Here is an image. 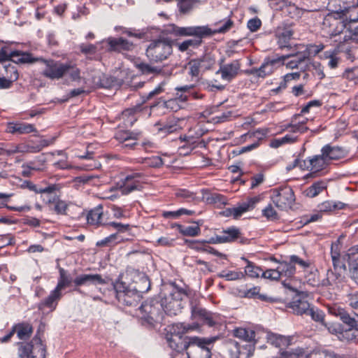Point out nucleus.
<instances>
[{
	"mask_svg": "<svg viewBox=\"0 0 358 358\" xmlns=\"http://www.w3.org/2000/svg\"><path fill=\"white\" fill-rule=\"evenodd\" d=\"M329 333L336 335L338 338L340 340V336L343 332V326L338 322L330 323L328 325H326Z\"/></svg>",
	"mask_w": 358,
	"mask_h": 358,
	"instance_id": "nucleus-64",
	"label": "nucleus"
},
{
	"mask_svg": "<svg viewBox=\"0 0 358 358\" xmlns=\"http://www.w3.org/2000/svg\"><path fill=\"white\" fill-rule=\"evenodd\" d=\"M141 163L145 164L150 167L158 168L163 165L162 159L159 156H152L151 157L143 159Z\"/></svg>",
	"mask_w": 358,
	"mask_h": 358,
	"instance_id": "nucleus-58",
	"label": "nucleus"
},
{
	"mask_svg": "<svg viewBox=\"0 0 358 358\" xmlns=\"http://www.w3.org/2000/svg\"><path fill=\"white\" fill-rule=\"evenodd\" d=\"M240 69L239 61L234 60L231 63L221 65L216 74L220 75L224 81L229 83L238 75Z\"/></svg>",
	"mask_w": 358,
	"mask_h": 358,
	"instance_id": "nucleus-16",
	"label": "nucleus"
},
{
	"mask_svg": "<svg viewBox=\"0 0 358 358\" xmlns=\"http://www.w3.org/2000/svg\"><path fill=\"white\" fill-rule=\"evenodd\" d=\"M328 164V162L323 157L322 153L309 159V166H310L311 173L308 174L306 178L313 177L317 173L324 169Z\"/></svg>",
	"mask_w": 358,
	"mask_h": 358,
	"instance_id": "nucleus-23",
	"label": "nucleus"
},
{
	"mask_svg": "<svg viewBox=\"0 0 358 358\" xmlns=\"http://www.w3.org/2000/svg\"><path fill=\"white\" fill-rule=\"evenodd\" d=\"M7 131L11 134H29L35 131L33 124L20 122H10L6 129Z\"/></svg>",
	"mask_w": 358,
	"mask_h": 358,
	"instance_id": "nucleus-26",
	"label": "nucleus"
},
{
	"mask_svg": "<svg viewBox=\"0 0 358 358\" xmlns=\"http://www.w3.org/2000/svg\"><path fill=\"white\" fill-rule=\"evenodd\" d=\"M292 308L297 315H307L311 307L306 301L298 300L292 303Z\"/></svg>",
	"mask_w": 358,
	"mask_h": 358,
	"instance_id": "nucleus-38",
	"label": "nucleus"
},
{
	"mask_svg": "<svg viewBox=\"0 0 358 358\" xmlns=\"http://www.w3.org/2000/svg\"><path fill=\"white\" fill-rule=\"evenodd\" d=\"M280 278L282 277L291 278L292 277L296 271L294 265L289 260V262H279V265L277 267Z\"/></svg>",
	"mask_w": 358,
	"mask_h": 358,
	"instance_id": "nucleus-30",
	"label": "nucleus"
},
{
	"mask_svg": "<svg viewBox=\"0 0 358 358\" xmlns=\"http://www.w3.org/2000/svg\"><path fill=\"white\" fill-rule=\"evenodd\" d=\"M142 176L143 174L138 172L127 175L120 186L122 194H128L135 190H139L142 187L140 182Z\"/></svg>",
	"mask_w": 358,
	"mask_h": 358,
	"instance_id": "nucleus-15",
	"label": "nucleus"
},
{
	"mask_svg": "<svg viewBox=\"0 0 358 358\" xmlns=\"http://www.w3.org/2000/svg\"><path fill=\"white\" fill-rule=\"evenodd\" d=\"M171 41L165 38H160L150 42L146 49V56L154 62H162L172 54Z\"/></svg>",
	"mask_w": 358,
	"mask_h": 358,
	"instance_id": "nucleus-4",
	"label": "nucleus"
},
{
	"mask_svg": "<svg viewBox=\"0 0 358 358\" xmlns=\"http://www.w3.org/2000/svg\"><path fill=\"white\" fill-rule=\"evenodd\" d=\"M345 204L341 201H326L319 205L320 212L306 215L301 221L303 224H309L310 222H317L322 217L321 213L334 212L337 210L343 209Z\"/></svg>",
	"mask_w": 358,
	"mask_h": 358,
	"instance_id": "nucleus-12",
	"label": "nucleus"
},
{
	"mask_svg": "<svg viewBox=\"0 0 358 358\" xmlns=\"http://www.w3.org/2000/svg\"><path fill=\"white\" fill-rule=\"evenodd\" d=\"M240 234L237 228L229 227L227 229L224 230L222 234L212 237L209 242L212 243L232 242L239 238Z\"/></svg>",
	"mask_w": 358,
	"mask_h": 358,
	"instance_id": "nucleus-21",
	"label": "nucleus"
},
{
	"mask_svg": "<svg viewBox=\"0 0 358 358\" xmlns=\"http://www.w3.org/2000/svg\"><path fill=\"white\" fill-rule=\"evenodd\" d=\"M192 317L194 320L203 321L209 327L214 326L217 322L218 315L208 312L206 309L196 306L192 308Z\"/></svg>",
	"mask_w": 358,
	"mask_h": 358,
	"instance_id": "nucleus-17",
	"label": "nucleus"
},
{
	"mask_svg": "<svg viewBox=\"0 0 358 358\" xmlns=\"http://www.w3.org/2000/svg\"><path fill=\"white\" fill-rule=\"evenodd\" d=\"M271 343L275 347L282 348L287 345V341L285 336L273 334L268 338Z\"/></svg>",
	"mask_w": 358,
	"mask_h": 358,
	"instance_id": "nucleus-60",
	"label": "nucleus"
},
{
	"mask_svg": "<svg viewBox=\"0 0 358 358\" xmlns=\"http://www.w3.org/2000/svg\"><path fill=\"white\" fill-rule=\"evenodd\" d=\"M358 340V328H348L343 329V332L340 336V341L352 342Z\"/></svg>",
	"mask_w": 358,
	"mask_h": 358,
	"instance_id": "nucleus-44",
	"label": "nucleus"
},
{
	"mask_svg": "<svg viewBox=\"0 0 358 358\" xmlns=\"http://www.w3.org/2000/svg\"><path fill=\"white\" fill-rule=\"evenodd\" d=\"M180 129L181 127L179 125L178 122L176 120L168 122L162 127L158 128V131L164 135L177 132Z\"/></svg>",
	"mask_w": 358,
	"mask_h": 358,
	"instance_id": "nucleus-45",
	"label": "nucleus"
},
{
	"mask_svg": "<svg viewBox=\"0 0 358 358\" xmlns=\"http://www.w3.org/2000/svg\"><path fill=\"white\" fill-rule=\"evenodd\" d=\"M40 61L45 65L43 75L52 80L62 78L71 68L70 64H63L52 59L45 60L41 58Z\"/></svg>",
	"mask_w": 358,
	"mask_h": 358,
	"instance_id": "nucleus-7",
	"label": "nucleus"
},
{
	"mask_svg": "<svg viewBox=\"0 0 358 358\" xmlns=\"http://www.w3.org/2000/svg\"><path fill=\"white\" fill-rule=\"evenodd\" d=\"M62 294L57 289H55L51 292L50 294L47 299L41 303V306L55 309L57 305V301L61 298Z\"/></svg>",
	"mask_w": 358,
	"mask_h": 358,
	"instance_id": "nucleus-39",
	"label": "nucleus"
},
{
	"mask_svg": "<svg viewBox=\"0 0 358 358\" xmlns=\"http://www.w3.org/2000/svg\"><path fill=\"white\" fill-rule=\"evenodd\" d=\"M176 227L183 236H196L200 232L199 225H195L194 227L189 225H176Z\"/></svg>",
	"mask_w": 358,
	"mask_h": 358,
	"instance_id": "nucleus-46",
	"label": "nucleus"
},
{
	"mask_svg": "<svg viewBox=\"0 0 358 358\" xmlns=\"http://www.w3.org/2000/svg\"><path fill=\"white\" fill-rule=\"evenodd\" d=\"M166 338L171 348L178 352L187 350L188 343L184 342L182 337L166 334Z\"/></svg>",
	"mask_w": 358,
	"mask_h": 358,
	"instance_id": "nucleus-29",
	"label": "nucleus"
},
{
	"mask_svg": "<svg viewBox=\"0 0 358 358\" xmlns=\"http://www.w3.org/2000/svg\"><path fill=\"white\" fill-rule=\"evenodd\" d=\"M247 262V266L245 268V273L250 278H258L262 275V270L260 267L257 266L252 262L247 260L244 257L242 258Z\"/></svg>",
	"mask_w": 358,
	"mask_h": 358,
	"instance_id": "nucleus-43",
	"label": "nucleus"
},
{
	"mask_svg": "<svg viewBox=\"0 0 358 358\" xmlns=\"http://www.w3.org/2000/svg\"><path fill=\"white\" fill-rule=\"evenodd\" d=\"M259 200L258 196L250 198L247 201L238 203L236 207L225 209L223 211V215L225 216H232L234 219H238L244 213L252 210Z\"/></svg>",
	"mask_w": 358,
	"mask_h": 358,
	"instance_id": "nucleus-13",
	"label": "nucleus"
},
{
	"mask_svg": "<svg viewBox=\"0 0 358 358\" xmlns=\"http://www.w3.org/2000/svg\"><path fill=\"white\" fill-rule=\"evenodd\" d=\"M76 286L103 285L106 281L100 274H82L73 280Z\"/></svg>",
	"mask_w": 358,
	"mask_h": 358,
	"instance_id": "nucleus-20",
	"label": "nucleus"
},
{
	"mask_svg": "<svg viewBox=\"0 0 358 358\" xmlns=\"http://www.w3.org/2000/svg\"><path fill=\"white\" fill-rule=\"evenodd\" d=\"M321 153L329 163L331 160H338L345 157L347 151L342 147L327 144L322 148Z\"/></svg>",
	"mask_w": 358,
	"mask_h": 358,
	"instance_id": "nucleus-19",
	"label": "nucleus"
},
{
	"mask_svg": "<svg viewBox=\"0 0 358 358\" xmlns=\"http://www.w3.org/2000/svg\"><path fill=\"white\" fill-rule=\"evenodd\" d=\"M13 60L16 63H33L36 61H40L41 58H34L30 53L13 52L10 54Z\"/></svg>",
	"mask_w": 358,
	"mask_h": 358,
	"instance_id": "nucleus-33",
	"label": "nucleus"
},
{
	"mask_svg": "<svg viewBox=\"0 0 358 358\" xmlns=\"http://www.w3.org/2000/svg\"><path fill=\"white\" fill-rule=\"evenodd\" d=\"M59 273L60 277L55 289L61 292L62 289L70 285L71 282H72V278L69 275H67L66 271L63 268L59 270Z\"/></svg>",
	"mask_w": 358,
	"mask_h": 358,
	"instance_id": "nucleus-51",
	"label": "nucleus"
},
{
	"mask_svg": "<svg viewBox=\"0 0 358 358\" xmlns=\"http://www.w3.org/2000/svg\"><path fill=\"white\" fill-rule=\"evenodd\" d=\"M43 201L49 210L55 212L57 215H66L68 204L59 199L54 192H50L48 194L43 195Z\"/></svg>",
	"mask_w": 358,
	"mask_h": 358,
	"instance_id": "nucleus-14",
	"label": "nucleus"
},
{
	"mask_svg": "<svg viewBox=\"0 0 358 358\" xmlns=\"http://www.w3.org/2000/svg\"><path fill=\"white\" fill-rule=\"evenodd\" d=\"M201 65L202 71L211 69L215 64V59L210 55H204L202 58L196 59Z\"/></svg>",
	"mask_w": 358,
	"mask_h": 358,
	"instance_id": "nucleus-57",
	"label": "nucleus"
},
{
	"mask_svg": "<svg viewBox=\"0 0 358 358\" xmlns=\"http://www.w3.org/2000/svg\"><path fill=\"white\" fill-rule=\"evenodd\" d=\"M348 266L352 264H358V245L350 248L346 254Z\"/></svg>",
	"mask_w": 358,
	"mask_h": 358,
	"instance_id": "nucleus-61",
	"label": "nucleus"
},
{
	"mask_svg": "<svg viewBox=\"0 0 358 358\" xmlns=\"http://www.w3.org/2000/svg\"><path fill=\"white\" fill-rule=\"evenodd\" d=\"M342 236L335 242L331 244V257L332 259L333 266L335 269L343 268L345 269V264L340 262V250H341V239Z\"/></svg>",
	"mask_w": 358,
	"mask_h": 358,
	"instance_id": "nucleus-27",
	"label": "nucleus"
},
{
	"mask_svg": "<svg viewBox=\"0 0 358 358\" xmlns=\"http://www.w3.org/2000/svg\"><path fill=\"white\" fill-rule=\"evenodd\" d=\"M199 329V324H185L184 323H178L174 324L169 327V330L167 334L170 335H173L176 336H179L182 338V335L185 333L196 330Z\"/></svg>",
	"mask_w": 358,
	"mask_h": 358,
	"instance_id": "nucleus-25",
	"label": "nucleus"
},
{
	"mask_svg": "<svg viewBox=\"0 0 358 358\" xmlns=\"http://www.w3.org/2000/svg\"><path fill=\"white\" fill-rule=\"evenodd\" d=\"M13 194H4L0 193V208L7 207L8 208L15 210L17 211H29L31 208L29 206H23L20 207H10L7 206L6 202Z\"/></svg>",
	"mask_w": 358,
	"mask_h": 358,
	"instance_id": "nucleus-49",
	"label": "nucleus"
},
{
	"mask_svg": "<svg viewBox=\"0 0 358 358\" xmlns=\"http://www.w3.org/2000/svg\"><path fill=\"white\" fill-rule=\"evenodd\" d=\"M297 137L293 134H287L280 138H275L271 141L270 146L277 148L283 144L292 143L296 141Z\"/></svg>",
	"mask_w": 358,
	"mask_h": 358,
	"instance_id": "nucleus-48",
	"label": "nucleus"
},
{
	"mask_svg": "<svg viewBox=\"0 0 358 358\" xmlns=\"http://www.w3.org/2000/svg\"><path fill=\"white\" fill-rule=\"evenodd\" d=\"M194 213V210H188L186 208H180L174 211H164L162 213V216L167 219H178L182 215H192Z\"/></svg>",
	"mask_w": 358,
	"mask_h": 358,
	"instance_id": "nucleus-40",
	"label": "nucleus"
},
{
	"mask_svg": "<svg viewBox=\"0 0 358 358\" xmlns=\"http://www.w3.org/2000/svg\"><path fill=\"white\" fill-rule=\"evenodd\" d=\"M218 275L221 278H224L227 280H236L243 278L244 274L241 271H222Z\"/></svg>",
	"mask_w": 358,
	"mask_h": 358,
	"instance_id": "nucleus-56",
	"label": "nucleus"
},
{
	"mask_svg": "<svg viewBox=\"0 0 358 358\" xmlns=\"http://www.w3.org/2000/svg\"><path fill=\"white\" fill-rule=\"evenodd\" d=\"M189 74L192 77L198 78L201 71V65L196 59L192 60L189 62Z\"/></svg>",
	"mask_w": 358,
	"mask_h": 358,
	"instance_id": "nucleus-63",
	"label": "nucleus"
},
{
	"mask_svg": "<svg viewBox=\"0 0 358 358\" xmlns=\"http://www.w3.org/2000/svg\"><path fill=\"white\" fill-rule=\"evenodd\" d=\"M178 10L182 14L189 13L198 4L205 1L203 0H176Z\"/></svg>",
	"mask_w": 358,
	"mask_h": 358,
	"instance_id": "nucleus-28",
	"label": "nucleus"
},
{
	"mask_svg": "<svg viewBox=\"0 0 358 358\" xmlns=\"http://www.w3.org/2000/svg\"><path fill=\"white\" fill-rule=\"evenodd\" d=\"M15 333L20 340H25L32 334V327L28 323H20L14 326Z\"/></svg>",
	"mask_w": 358,
	"mask_h": 358,
	"instance_id": "nucleus-31",
	"label": "nucleus"
},
{
	"mask_svg": "<svg viewBox=\"0 0 358 358\" xmlns=\"http://www.w3.org/2000/svg\"><path fill=\"white\" fill-rule=\"evenodd\" d=\"M168 31L177 36H194L200 38L213 34L211 29L206 26L180 27L176 25H171Z\"/></svg>",
	"mask_w": 358,
	"mask_h": 358,
	"instance_id": "nucleus-9",
	"label": "nucleus"
},
{
	"mask_svg": "<svg viewBox=\"0 0 358 358\" xmlns=\"http://www.w3.org/2000/svg\"><path fill=\"white\" fill-rule=\"evenodd\" d=\"M216 341V338L190 337L187 346L188 358H210V345Z\"/></svg>",
	"mask_w": 358,
	"mask_h": 358,
	"instance_id": "nucleus-3",
	"label": "nucleus"
},
{
	"mask_svg": "<svg viewBox=\"0 0 358 358\" xmlns=\"http://www.w3.org/2000/svg\"><path fill=\"white\" fill-rule=\"evenodd\" d=\"M164 303L156 299H150L144 302L140 307L142 318L150 324L161 322L163 320Z\"/></svg>",
	"mask_w": 358,
	"mask_h": 358,
	"instance_id": "nucleus-5",
	"label": "nucleus"
},
{
	"mask_svg": "<svg viewBox=\"0 0 358 358\" xmlns=\"http://www.w3.org/2000/svg\"><path fill=\"white\" fill-rule=\"evenodd\" d=\"M27 187L29 189L35 192L36 193L41 194V199L43 201V195L48 194L50 192H55L56 187L55 185H50L45 188H37L36 185L30 181L25 182Z\"/></svg>",
	"mask_w": 358,
	"mask_h": 358,
	"instance_id": "nucleus-52",
	"label": "nucleus"
},
{
	"mask_svg": "<svg viewBox=\"0 0 358 358\" xmlns=\"http://www.w3.org/2000/svg\"><path fill=\"white\" fill-rule=\"evenodd\" d=\"M115 138L117 141L124 143L130 141H136L137 139V134L128 131H120L115 134Z\"/></svg>",
	"mask_w": 358,
	"mask_h": 358,
	"instance_id": "nucleus-53",
	"label": "nucleus"
},
{
	"mask_svg": "<svg viewBox=\"0 0 358 358\" xmlns=\"http://www.w3.org/2000/svg\"><path fill=\"white\" fill-rule=\"evenodd\" d=\"M271 199L278 208L285 210L292 206L295 198L293 190L290 187H284L273 189Z\"/></svg>",
	"mask_w": 358,
	"mask_h": 358,
	"instance_id": "nucleus-10",
	"label": "nucleus"
},
{
	"mask_svg": "<svg viewBox=\"0 0 358 358\" xmlns=\"http://www.w3.org/2000/svg\"><path fill=\"white\" fill-rule=\"evenodd\" d=\"M175 195L176 197L183 199L187 201H192L195 199L194 193L185 189H177Z\"/></svg>",
	"mask_w": 358,
	"mask_h": 358,
	"instance_id": "nucleus-62",
	"label": "nucleus"
},
{
	"mask_svg": "<svg viewBox=\"0 0 358 358\" xmlns=\"http://www.w3.org/2000/svg\"><path fill=\"white\" fill-rule=\"evenodd\" d=\"M302 45H296L298 50L296 53H292L283 56H274L268 57L265 59L264 63L257 69H254L252 71L257 74V76L264 78L267 75L271 74L273 70L278 66L282 65L284 61L290 57H294L297 63L301 66L306 59H308V54H307L304 48H301Z\"/></svg>",
	"mask_w": 358,
	"mask_h": 358,
	"instance_id": "nucleus-2",
	"label": "nucleus"
},
{
	"mask_svg": "<svg viewBox=\"0 0 358 358\" xmlns=\"http://www.w3.org/2000/svg\"><path fill=\"white\" fill-rule=\"evenodd\" d=\"M323 57L329 59L327 65L330 69H334L338 67L340 59L337 57V52L335 50L324 52Z\"/></svg>",
	"mask_w": 358,
	"mask_h": 358,
	"instance_id": "nucleus-50",
	"label": "nucleus"
},
{
	"mask_svg": "<svg viewBox=\"0 0 358 358\" xmlns=\"http://www.w3.org/2000/svg\"><path fill=\"white\" fill-rule=\"evenodd\" d=\"M103 216V207L98 206L89 210L86 215L87 224H100Z\"/></svg>",
	"mask_w": 358,
	"mask_h": 358,
	"instance_id": "nucleus-32",
	"label": "nucleus"
},
{
	"mask_svg": "<svg viewBox=\"0 0 358 358\" xmlns=\"http://www.w3.org/2000/svg\"><path fill=\"white\" fill-rule=\"evenodd\" d=\"M289 358H338V357L334 352L327 350L313 351L309 355H306L299 350L296 352L291 354Z\"/></svg>",
	"mask_w": 358,
	"mask_h": 358,
	"instance_id": "nucleus-24",
	"label": "nucleus"
},
{
	"mask_svg": "<svg viewBox=\"0 0 358 358\" xmlns=\"http://www.w3.org/2000/svg\"><path fill=\"white\" fill-rule=\"evenodd\" d=\"M293 35V31L289 28H285L278 34V43L280 48H287L288 42Z\"/></svg>",
	"mask_w": 358,
	"mask_h": 358,
	"instance_id": "nucleus-36",
	"label": "nucleus"
},
{
	"mask_svg": "<svg viewBox=\"0 0 358 358\" xmlns=\"http://www.w3.org/2000/svg\"><path fill=\"white\" fill-rule=\"evenodd\" d=\"M327 187V183L324 181H317L314 182L311 186L307 188L304 193L306 196L313 198L317 196Z\"/></svg>",
	"mask_w": 358,
	"mask_h": 358,
	"instance_id": "nucleus-34",
	"label": "nucleus"
},
{
	"mask_svg": "<svg viewBox=\"0 0 358 358\" xmlns=\"http://www.w3.org/2000/svg\"><path fill=\"white\" fill-rule=\"evenodd\" d=\"M136 66L144 74L159 73L161 71L160 69L143 62Z\"/></svg>",
	"mask_w": 358,
	"mask_h": 358,
	"instance_id": "nucleus-59",
	"label": "nucleus"
},
{
	"mask_svg": "<svg viewBox=\"0 0 358 358\" xmlns=\"http://www.w3.org/2000/svg\"><path fill=\"white\" fill-rule=\"evenodd\" d=\"M141 281L143 286L132 287L131 285L126 286L122 281L114 283V288L117 292L119 301L127 306H136L140 301L143 293L147 292L150 288V282L146 275H143Z\"/></svg>",
	"mask_w": 358,
	"mask_h": 358,
	"instance_id": "nucleus-1",
	"label": "nucleus"
},
{
	"mask_svg": "<svg viewBox=\"0 0 358 358\" xmlns=\"http://www.w3.org/2000/svg\"><path fill=\"white\" fill-rule=\"evenodd\" d=\"M185 293L176 290L171 293L169 296L162 299L161 303H164L163 311L170 315H176L180 313L182 308V296Z\"/></svg>",
	"mask_w": 358,
	"mask_h": 358,
	"instance_id": "nucleus-8",
	"label": "nucleus"
},
{
	"mask_svg": "<svg viewBox=\"0 0 358 358\" xmlns=\"http://www.w3.org/2000/svg\"><path fill=\"white\" fill-rule=\"evenodd\" d=\"M45 347L37 336L29 343H22L18 349L19 358H45Z\"/></svg>",
	"mask_w": 358,
	"mask_h": 358,
	"instance_id": "nucleus-6",
	"label": "nucleus"
},
{
	"mask_svg": "<svg viewBox=\"0 0 358 358\" xmlns=\"http://www.w3.org/2000/svg\"><path fill=\"white\" fill-rule=\"evenodd\" d=\"M304 272L306 273H305V278L307 283L312 286H315L318 282L317 271L310 267V268L306 270Z\"/></svg>",
	"mask_w": 358,
	"mask_h": 358,
	"instance_id": "nucleus-54",
	"label": "nucleus"
},
{
	"mask_svg": "<svg viewBox=\"0 0 358 358\" xmlns=\"http://www.w3.org/2000/svg\"><path fill=\"white\" fill-rule=\"evenodd\" d=\"M202 43V40L200 38H194V39H187L184 41L182 43H176V46L178 50L181 52H185L189 49L190 47L196 48L199 46Z\"/></svg>",
	"mask_w": 358,
	"mask_h": 358,
	"instance_id": "nucleus-47",
	"label": "nucleus"
},
{
	"mask_svg": "<svg viewBox=\"0 0 358 358\" xmlns=\"http://www.w3.org/2000/svg\"><path fill=\"white\" fill-rule=\"evenodd\" d=\"M338 13H341L343 15H346V20L349 22H358V7L353 6L348 8H344L337 11Z\"/></svg>",
	"mask_w": 358,
	"mask_h": 358,
	"instance_id": "nucleus-42",
	"label": "nucleus"
},
{
	"mask_svg": "<svg viewBox=\"0 0 358 358\" xmlns=\"http://www.w3.org/2000/svg\"><path fill=\"white\" fill-rule=\"evenodd\" d=\"M138 108H128L122 112V118L124 122V124L128 126H132L134 123L136 121L137 117L136 113Z\"/></svg>",
	"mask_w": 358,
	"mask_h": 358,
	"instance_id": "nucleus-41",
	"label": "nucleus"
},
{
	"mask_svg": "<svg viewBox=\"0 0 358 358\" xmlns=\"http://www.w3.org/2000/svg\"><path fill=\"white\" fill-rule=\"evenodd\" d=\"M341 320L348 328H358V314L352 313L350 314L347 311L343 314Z\"/></svg>",
	"mask_w": 358,
	"mask_h": 358,
	"instance_id": "nucleus-37",
	"label": "nucleus"
},
{
	"mask_svg": "<svg viewBox=\"0 0 358 358\" xmlns=\"http://www.w3.org/2000/svg\"><path fill=\"white\" fill-rule=\"evenodd\" d=\"M115 226H116V228L117 230V233L113 234L105 238L103 240L97 241L96 243V246H99V247L106 246L109 243H110L113 241H122L124 239L125 240L129 239L128 237L121 236V234L129 231V229H130L129 227V225H115Z\"/></svg>",
	"mask_w": 358,
	"mask_h": 358,
	"instance_id": "nucleus-22",
	"label": "nucleus"
},
{
	"mask_svg": "<svg viewBox=\"0 0 358 358\" xmlns=\"http://www.w3.org/2000/svg\"><path fill=\"white\" fill-rule=\"evenodd\" d=\"M106 42L109 45V51L118 52L122 51H131L135 48V45L132 41L125 39L122 37H109L106 39Z\"/></svg>",
	"mask_w": 358,
	"mask_h": 358,
	"instance_id": "nucleus-18",
	"label": "nucleus"
},
{
	"mask_svg": "<svg viewBox=\"0 0 358 358\" xmlns=\"http://www.w3.org/2000/svg\"><path fill=\"white\" fill-rule=\"evenodd\" d=\"M301 48H304L306 52L308 54V57L315 56L320 52L324 48V45L322 43L318 45L309 44L306 46L302 45Z\"/></svg>",
	"mask_w": 358,
	"mask_h": 358,
	"instance_id": "nucleus-55",
	"label": "nucleus"
},
{
	"mask_svg": "<svg viewBox=\"0 0 358 358\" xmlns=\"http://www.w3.org/2000/svg\"><path fill=\"white\" fill-rule=\"evenodd\" d=\"M345 27L346 23L343 20L337 19L332 15H327L322 24L323 32L331 38L343 33Z\"/></svg>",
	"mask_w": 358,
	"mask_h": 358,
	"instance_id": "nucleus-11",
	"label": "nucleus"
},
{
	"mask_svg": "<svg viewBox=\"0 0 358 358\" xmlns=\"http://www.w3.org/2000/svg\"><path fill=\"white\" fill-rule=\"evenodd\" d=\"M234 335L243 341L251 342L255 339V333L252 329L237 328L234 330Z\"/></svg>",
	"mask_w": 358,
	"mask_h": 358,
	"instance_id": "nucleus-35",
	"label": "nucleus"
}]
</instances>
